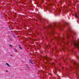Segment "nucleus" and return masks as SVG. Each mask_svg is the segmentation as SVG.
<instances>
[{"label": "nucleus", "mask_w": 79, "mask_h": 79, "mask_svg": "<svg viewBox=\"0 0 79 79\" xmlns=\"http://www.w3.org/2000/svg\"><path fill=\"white\" fill-rule=\"evenodd\" d=\"M46 58V60H47L48 63H50V60H51V58H50L46 56L43 57V58Z\"/></svg>", "instance_id": "1"}, {"label": "nucleus", "mask_w": 79, "mask_h": 79, "mask_svg": "<svg viewBox=\"0 0 79 79\" xmlns=\"http://www.w3.org/2000/svg\"><path fill=\"white\" fill-rule=\"evenodd\" d=\"M74 64L75 65V68L77 69V68H78L79 69V63H76V62H74Z\"/></svg>", "instance_id": "2"}, {"label": "nucleus", "mask_w": 79, "mask_h": 79, "mask_svg": "<svg viewBox=\"0 0 79 79\" xmlns=\"http://www.w3.org/2000/svg\"><path fill=\"white\" fill-rule=\"evenodd\" d=\"M6 65H7V66H8L9 68H10V65L9 64H8V63H6Z\"/></svg>", "instance_id": "3"}, {"label": "nucleus", "mask_w": 79, "mask_h": 79, "mask_svg": "<svg viewBox=\"0 0 79 79\" xmlns=\"http://www.w3.org/2000/svg\"><path fill=\"white\" fill-rule=\"evenodd\" d=\"M60 39H61L60 37H57V38L55 37V39H57V40H59Z\"/></svg>", "instance_id": "4"}, {"label": "nucleus", "mask_w": 79, "mask_h": 79, "mask_svg": "<svg viewBox=\"0 0 79 79\" xmlns=\"http://www.w3.org/2000/svg\"><path fill=\"white\" fill-rule=\"evenodd\" d=\"M29 61H30V63L31 64H34V63H32V60H29Z\"/></svg>", "instance_id": "5"}, {"label": "nucleus", "mask_w": 79, "mask_h": 79, "mask_svg": "<svg viewBox=\"0 0 79 79\" xmlns=\"http://www.w3.org/2000/svg\"><path fill=\"white\" fill-rule=\"evenodd\" d=\"M53 33H55V31H51V34H53Z\"/></svg>", "instance_id": "6"}, {"label": "nucleus", "mask_w": 79, "mask_h": 79, "mask_svg": "<svg viewBox=\"0 0 79 79\" xmlns=\"http://www.w3.org/2000/svg\"><path fill=\"white\" fill-rule=\"evenodd\" d=\"M50 64H51V65H52V66H54V65H55V63H51Z\"/></svg>", "instance_id": "7"}, {"label": "nucleus", "mask_w": 79, "mask_h": 79, "mask_svg": "<svg viewBox=\"0 0 79 79\" xmlns=\"http://www.w3.org/2000/svg\"><path fill=\"white\" fill-rule=\"evenodd\" d=\"M14 50L15 52H18V51L17 50V49H15Z\"/></svg>", "instance_id": "8"}, {"label": "nucleus", "mask_w": 79, "mask_h": 79, "mask_svg": "<svg viewBox=\"0 0 79 79\" xmlns=\"http://www.w3.org/2000/svg\"><path fill=\"white\" fill-rule=\"evenodd\" d=\"M69 36H70V35H67V38H68L69 37Z\"/></svg>", "instance_id": "9"}, {"label": "nucleus", "mask_w": 79, "mask_h": 79, "mask_svg": "<svg viewBox=\"0 0 79 79\" xmlns=\"http://www.w3.org/2000/svg\"><path fill=\"white\" fill-rule=\"evenodd\" d=\"M18 46L19 47V48H20V49H22V48L20 46V45H18Z\"/></svg>", "instance_id": "10"}, {"label": "nucleus", "mask_w": 79, "mask_h": 79, "mask_svg": "<svg viewBox=\"0 0 79 79\" xmlns=\"http://www.w3.org/2000/svg\"><path fill=\"white\" fill-rule=\"evenodd\" d=\"M9 46H10V47H12V45L11 44Z\"/></svg>", "instance_id": "11"}, {"label": "nucleus", "mask_w": 79, "mask_h": 79, "mask_svg": "<svg viewBox=\"0 0 79 79\" xmlns=\"http://www.w3.org/2000/svg\"><path fill=\"white\" fill-rule=\"evenodd\" d=\"M75 16L76 17H77V15L76 14L75 15Z\"/></svg>", "instance_id": "12"}, {"label": "nucleus", "mask_w": 79, "mask_h": 79, "mask_svg": "<svg viewBox=\"0 0 79 79\" xmlns=\"http://www.w3.org/2000/svg\"><path fill=\"white\" fill-rule=\"evenodd\" d=\"M46 47L47 48H48V46H47V45H46Z\"/></svg>", "instance_id": "13"}, {"label": "nucleus", "mask_w": 79, "mask_h": 79, "mask_svg": "<svg viewBox=\"0 0 79 79\" xmlns=\"http://www.w3.org/2000/svg\"><path fill=\"white\" fill-rule=\"evenodd\" d=\"M64 48H65L63 46V50H64Z\"/></svg>", "instance_id": "14"}, {"label": "nucleus", "mask_w": 79, "mask_h": 79, "mask_svg": "<svg viewBox=\"0 0 79 79\" xmlns=\"http://www.w3.org/2000/svg\"><path fill=\"white\" fill-rule=\"evenodd\" d=\"M53 73L54 74H56V73H55V72H54V71H53Z\"/></svg>", "instance_id": "15"}, {"label": "nucleus", "mask_w": 79, "mask_h": 79, "mask_svg": "<svg viewBox=\"0 0 79 79\" xmlns=\"http://www.w3.org/2000/svg\"><path fill=\"white\" fill-rule=\"evenodd\" d=\"M60 11H61V10L60 9V10H58V11H59L60 12Z\"/></svg>", "instance_id": "16"}, {"label": "nucleus", "mask_w": 79, "mask_h": 79, "mask_svg": "<svg viewBox=\"0 0 79 79\" xmlns=\"http://www.w3.org/2000/svg\"><path fill=\"white\" fill-rule=\"evenodd\" d=\"M56 27V26H54V27Z\"/></svg>", "instance_id": "17"}, {"label": "nucleus", "mask_w": 79, "mask_h": 79, "mask_svg": "<svg viewBox=\"0 0 79 79\" xmlns=\"http://www.w3.org/2000/svg\"><path fill=\"white\" fill-rule=\"evenodd\" d=\"M10 56H13V55H10Z\"/></svg>", "instance_id": "18"}, {"label": "nucleus", "mask_w": 79, "mask_h": 79, "mask_svg": "<svg viewBox=\"0 0 79 79\" xmlns=\"http://www.w3.org/2000/svg\"><path fill=\"white\" fill-rule=\"evenodd\" d=\"M6 72L7 73H8V71L7 70H6Z\"/></svg>", "instance_id": "19"}, {"label": "nucleus", "mask_w": 79, "mask_h": 79, "mask_svg": "<svg viewBox=\"0 0 79 79\" xmlns=\"http://www.w3.org/2000/svg\"><path fill=\"white\" fill-rule=\"evenodd\" d=\"M37 35H39V33H37Z\"/></svg>", "instance_id": "20"}, {"label": "nucleus", "mask_w": 79, "mask_h": 79, "mask_svg": "<svg viewBox=\"0 0 79 79\" xmlns=\"http://www.w3.org/2000/svg\"><path fill=\"white\" fill-rule=\"evenodd\" d=\"M48 46H49V47H50V45H48Z\"/></svg>", "instance_id": "21"}, {"label": "nucleus", "mask_w": 79, "mask_h": 79, "mask_svg": "<svg viewBox=\"0 0 79 79\" xmlns=\"http://www.w3.org/2000/svg\"><path fill=\"white\" fill-rule=\"evenodd\" d=\"M62 39H64V37H63V38H62Z\"/></svg>", "instance_id": "22"}, {"label": "nucleus", "mask_w": 79, "mask_h": 79, "mask_svg": "<svg viewBox=\"0 0 79 79\" xmlns=\"http://www.w3.org/2000/svg\"><path fill=\"white\" fill-rule=\"evenodd\" d=\"M45 64H47V63H45Z\"/></svg>", "instance_id": "23"}, {"label": "nucleus", "mask_w": 79, "mask_h": 79, "mask_svg": "<svg viewBox=\"0 0 79 79\" xmlns=\"http://www.w3.org/2000/svg\"><path fill=\"white\" fill-rule=\"evenodd\" d=\"M66 69L67 70V69H66Z\"/></svg>", "instance_id": "24"}, {"label": "nucleus", "mask_w": 79, "mask_h": 79, "mask_svg": "<svg viewBox=\"0 0 79 79\" xmlns=\"http://www.w3.org/2000/svg\"><path fill=\"white\" fill-rule=\"evenodd\" d=\"M44 65L45 66V65Z\"/></svg>", "instance_id": "25"}, {"label": "nucleus", "mask_w": 79, "mask_h": 79, "mask_svg": "<svg viewBox=\"0 0 79 79\" xmlns=\"http://www.w3.org/2000/svg\"><path fill=\"white\" fill-rule=\"evenodd\" d=\"M50 27H51V26H50Z\"/></svg>", "instance_id": "26"}]
</instances>
